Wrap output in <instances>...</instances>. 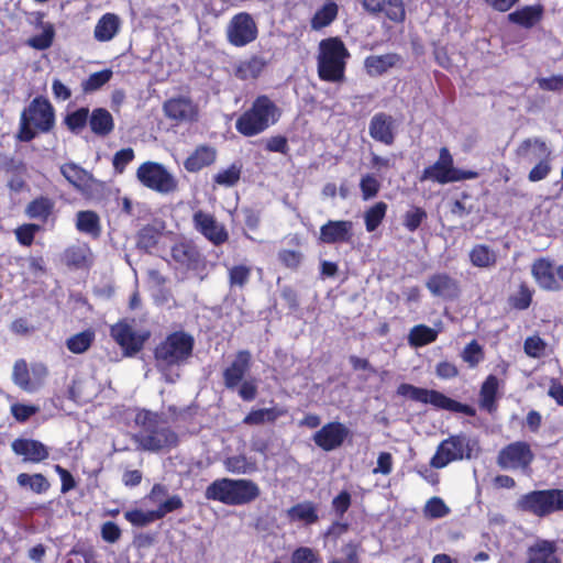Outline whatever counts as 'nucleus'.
Returning <instances> with one entry per match:
<instances>
[{"mask_svg":"<svg viewBox=\"0 0 563 563\" xmlns=\"http://www.w3.org/2000/svg\"><path fill=\"white\" fill-rule=\"evenodd\" d=\"M241 177V167L236 164H232L225 169L218 172L213 180L217 185L222 187H233L238 184Z\"/></svg>","mask_w":563,"mask_h":563,"instance_id":"obj_48","label":"nucleus"},{"mask_svg":"<svg viewBox=\"0 0 563 563\" xmlns=\"http://www.w3.org/2000/svg\"><path fill=\"white\" fill-rule=\"evenodd\" d=\"M544 350L545 343L539 336H529L525 341V352L531 357H540Z\"/></svg>","mask_w":563,"mask_h":563,"instance_id":"obj_62","label":"nucleus"},{"mask_svg":"<svg viewBox=\"0 0 563 563\" xmlns=\"http://www.w3.org/2000/svg\"><path fill=\"white\" fill-rule=\"evenodd\" d=\"M266 66L262 56L253 55L235 65V76L242 80L257 78Z\"/></svg>","mask_w":563,"mask_h":563,"instance_id":"obj_30","label":"nucleus"},{"mask_svg":"<svg viewBox=\"0 0 563 563\" xmlns=\"http://www.w3.org/2000/svg\"><path fill=\"white\" fill-rule=\"evenodd\" d=\"M400 62L399 55L395 53H388L384 55H371L364 60V67L366 73L372 76H380L395 67Z\"/></svg>","mask_w":563,"mask_h":563,"instance_id":"obj_27","label":"nucleus"},{"mask_svg":"<svg viewBox=\"0 0 563 563\" xmlns=\"http://www.w3.org/2000/svg\"><path fill=\"white\" fill-rule=\"evenodd\" d=\"M165 115L177 122H192L198 118L197 106L188 98L178 97L164 103Z\"/></svg>","mask_w":563,"mask_h":563,"instance_id":"obj_22","label":"nucleus"},{"mask_svg":"<svg viewBox=\"0 0 563 563\" xmlns=\"http://www.w3.org/2000/svg\"><path fill=\"white\" fill-rule=\"evenodd\" d=\"M291 563H320V559L312 549L300 547L294 551Z\"/></svg>","mask_w":563,"mask_h":563,"instance_id":"obj_59","label":"nucleus"},{"mask_svg":"<svg viewBox=\"0 0 563 563\" xmlns=\"http://www.w3.org/2000/svg\"><path fill=\"white\" fill-rule=\"evenodd\" d=\"M461 357L470 367H475L484 358L483 349L473 340L464 347Z\"/></svg>","mask_w":563,"mask_h":563,"instance_id":"obj_55","label":"nucleus"},{"mask_svg":"<svg viewBox=\"0 0 563 563\" xmlns=\"http://www.w3.org/2000/svg\"><path fill=\"white\" fill-rule=\"evenodd\" d=\"M125 519L133 526L136 527H145L150 525L151 522H154L157 520L154 510L151 511H143L140 509H134L126 511L124 514Z\"/></svg>","mask_w":563,"mask_h":563,"instance_id":"obj_54","label":"nucleus"},{"mask_svg":"<svg viewBox=\"0 0 563 563\" xmlns=\"http://www.w3.org/2000/svg\"><path fill=\"white\" fill-rule=\"evenodd\" d=\"M260 494L258 485L251 479L225 477L212 482L206 488L205 497L229 506H241L252 503Z\"/></svg>","mask_w":563,"mask_h":563,"instance_id":"obj_1","label":"nucleus"},{"mask_svg":"<svg viewBox=\"0 0 563 563\" xmlns=\"http://www.w3.org/2000/svg\"><path fill=\"white\" fill-rule=\"evenodd\" d=\"M134 158V151L131 147L122 148L114 154L112 164L118 173H123L126 165Z\"/></svg>","mask_w":563,"mask_h":563,"instance_id":"obj_61","label":"nucleus"},{"mask_svg":"<svg viewBox=\"0 0 563 563\" xmlns=\"http://www.w3.org/2000/svg\"><path fill=\"white\" fill-rule=\"evenodd\" d=\"M470 261L475 267L490 268L497 262V253L485 244H476L470 252Z\"/></svg>","mask_w":563,"mask_h":563,"instance_id":"obj_33","label":"nucleus"},{"mask_svg":"<svg viewBox=\"0 0 563 563\" xmlns=\"http://www.w3.org/2000/svg\"><path fill=\"white\" fill-rule=\"evenodd\" d=\"M353 238V222L350 220H329L321 225L319 240L325 244L347 243Z\"/></svg>","mask_w":563,"mask_h":563,"instance_id":"obj_21","label":"nucleus"},{"mask_svg":"<svg viewBox=\"0 0 563 563\" xmlns=\"http://www.w3.org/2000/svg\"><path fill=\"white\" fill-rule=\"evenodd\" d=\"M427 218V212L419 207H415L406 212L405 219H404V225L409 231H415L419 228L421 222Z\"/></svg>","mask_w":563,"mask_h":563,"instance_id":"obj_57","label":"nucleus"},{"mask_svg":"<svg viewBox=\"0 0 563 563\" xmlns=\"http://www.w3.org/2000/svg\"><path fill=\"white\" fill-rule=\"evenodd\" d=\"M192 221L195 229L214 245L223 244L229 238L224 225L210 213L198 210Z\"/></svg>","mask_w":563,"mask_h":563,"instance_id":"obj_15","label":"nucleus"},{"mask_svg":"<svg viewBox=\"0 0 563 563\" xmlns=\"http://www.w3.org/2000/svg\"><path fill=\"white\" fill-rule=\"evenodd\" d=\"M551 170L550 158H541L538 164L530 170L529 180L530 181H540L544 179Z\"/></svg>","mask_w":563,"mask_h":563,"instance_id":"obj_63","label":"nucleus"},{"mask_svg":"<svg viewBox=\"0 0 563 563\" xmlns=\"http://www.w3.org/2000/svg\"><path fill=\"white\" fill-rule=\"evenodd\" d=\"M498 389V379L494 375H489L483 383L481 388V406L487 411H493L495 406V397Z\"/></svg>","mask_w":563,"mask_h":563,"instance_id":"obj_42","label":"nucleus"},{"mask_svg":"<svg viewBox=\"0 0 563 563\" xmlns=\"http://www.w3.org/2000/svg\"><path fill=\"white\" fill-rule=\"evenodd\" d=\"M40 230L37 224H23L15 230L18 241L25 246H30L34 240L35 233Z\"/></svg>","mask_w":563,"mask_h":563,"instance_id":"obj_60","label":"nucleus"},{"mask_svg":"<svg viewBox=\"0 0 563 563\" xmlns=\"http://www.w3.org/2000/svg\"><path fill=\"white\" fill-rule=\"evenodd\" d=\"M216 161V151L209 146L198 147L186 161L185 168L188 172H198Z\"/></svg>","mask_w":563,"mask_h":563,"instance_id":"obj_32","label":"nucleus"},{"mask_svg":"<svg viewBox=\"0 0 563 563\" xmlns=\"http://www.w3.org/2000/svg\"><path fill=\"white\" fill-rule=\"evenodd\" d=\"M554 541L537 540L527 550L526 563H560Z\"/></svg>","mask_w":563,"mask_h":563,"instance_id":"obj_25","label":"nucleus"},{"mask_svg":"<svg viewBox=\"0 0 563 563\" xmlns=\"http://www.w3.org/2000/svg\"><path fill=\"white\" fill-rule=\"evenodd\" d=\"M135 422L141 427L135 438L143 450L159 451L177 443V435L157 413L143 410L136 415Z\"/></svg>","mask_w":563,"mask_h":563,"instance_id":"obj_2","label":"nucleus"},{"mask_svg":"<svg viewBox=\"0 0 563 563\" xmlns=\"http://www.w3.org/2000/svg\"><path fill=\"white\" fill-rule=\"evenodd\" d=\"M120 29V18L114 13H106L98 20L93 36L98 42H109L119 33Z\"/></svg>","mask_w":563,"mask_h":563,"instance_id":"obj_28","label":"nucleus"},{"mask_svg":"<svg viewBox=\"0 0 563 563\" xmlns=\"http://www.w3.org/2000/svg\"><path fill=\"white\" fill-rule=\"evenodd\" d=\"M478 174L472 170H461L454 167L453 157L446 147L439 151L438 161L423 169L420 180H432L439 184L456 183L465 179H475Z\"/></svg>","mask_w":563,"mask_h":563,"instance_id":"obj_7","label":"nucleus"},{"mask_svg":"<svg viewBox=\"0 0 563 563\" xmlns=\"http://www.w3.org/2000/svg\"><path fill=\"white\" fill-rule=\"evenodd\" d=\"M349 56L350 54L341 40L330 37L321 41L318 56L319 77L327 81L342 80Z\"/></svg>","mask_w":563,"mask_h":563,"instance_id":"obj_5","label":"nucleus"},{"mask_svg":"<svg viewBox=\"0 0 563 563\" xmlns=\"http://www.w3.org/2000/svg\"><path fill=\"white\" fill-rule=\"evenodd\" d=\"M437 336V330L424 324H418L410 330L408 341L412 346H423L434 342Z\"/></svg>","mask_w":563,"mask_h":563,"instance_id":"obj_37","label":"nucleus"},{"mask_svg":"<svg viewBox=\"0 0 563 563\" xmlns=\"http://www.w3.org/2000/svg\"><path fill=\"white\" fill-rule=\"evenodd\" d=\"M360 188L363 199L368 200L378 194L380 184L374 175L366 174L361 178Z\"/></svg>","mask_w":563,"mask_h":563,"instance_id":"obj_56","label":"nucleus"},{"mask_svg":"<svg viewBox=\"0 0 563 563\" xmlns=\"http://www.w3.org/2000/svg\"><path fill=\"white\" fill-rule=\"evenodd\" d=\"M55 125V112L51 102L43 97L34 98L20 117L18 139L30 142L37 133H47Z\"/></svg>","mask_w":563,"mask_h":563,"instance_id":"obj_4","label":"nucleus"},{"mask_svg":"<svg viewBox=\"0 0 563 563\" xmlns=\"http://www.w3.org/2000/svg\"><path fill=\"white\" fill-rule=\"evenodd\" d=\"M397 393L400 396L408 397L422 404H431L438 408L457 412H468L467 406L462 405L437 390L419 388L410 384H401L399 385Z\"/></svg>","mask_w":563,"mask_h":563,"instance_id":"obj_11","label":"nucleus"},{"mask_svg":"<svg viewBox=\"0 0 563 563\" xmlns=\"http://www.w3.org/2000/svg\"><path fill=\"white\" fill-rule=\"evenodd\" d=\"M252 365V355L249 351H239L232 363L223 371V384L228 389H236L245 380V375L250 372Z\"/></svg>","mask_w":563,"mask_h":563,"instance_id":"obj_18","label":"nucleus"},{"mask_svg":"<svg viewBox=\"0 0 563 563\" xmlns=\"http://www.w3.org/2000/svg\"><path fill=\"white\" fill-rule=\"evenodd\" d=\"M223 465L228 472L233 474H250L256 470V464L243 454L224 459Z\"/></svg>","mask_w":563,"mask_h":563,"instance_id":"obj_40","label":"nucleus"},{"mask_svg":"<svg viewBox=\"0 0 563 563\" xmlns=\"http://www.w3.org/2000/svg\"><path fill=\"white\" fill-rule=\"evenodd\" d=\"M33 378L31 377L27 365L24 361H16L13 366L12 379L15 385L27 393H33L42 385L43 377L46 375V369L43 366H36L32 369Z\"/></svg>","mask_w":563,"mask_h":563,"instance_id":"obj_20","label":"nucleus"},{"mask_svg":"<svg viewBox=\"0 0 563 563\" xmlns=\"http://www.w3.org/2000/svg\"><path fill=\"white\" fill-rule=\"evenodd\" d=\"M349 434V429L340 422L324 424L313 435L314 443L324 451H332L341 446Z\"/></svg>","mask_w":563,"mask_h":563,"instance_id":"obj_19","label":"nucleus"},{"mask_svg":"<svg viewBox=\"0 0 563 563\" xmlns=\"http://www.w3.org/2000/svg\"><path fill=\"white\" fill-rule=\"evenodd\" d=\"M426 287L435 297L453 298L459 292L457 283L445 273L430 276Z\"/></svg>","mask_w":563,"mask_h":563,"instance_id":"obj_26","label":"nucleus"},{"mask_svg":"<svg viewBox=\"0 0 563 563\" xmlns=\"http://www.w3.org/2000/svg\"><path fill=\"white\" fill-rule=\"evenodd\" d=\"M89 121L88 108H80L65 118L67 128L73 132H79L82 130Z\"/></svg>","mask_w":563,"mask_h":563,"instance_id":"obj_50","label":"nucleus"},{"mask_svg":"<svg viewBox=\"0 0 563 563\" xmlns=\"http://www.w3.org/2000/svg\"><path fill=\"white\" fill-rule=\"evenodd\" d=\"M111 336L131 356L137 353L142 347L148 333H137L125 322H118L111 327Z\"/></svg>","mask_w":563,"mask_h":563,"instance_id":"obj_16","label":"nucleus"},{"mask_svg":"<svg viewBox=\"0 0 563 563\" xmlns=\"http://www.w3.org/2000/svg\"><path fill=\"white\" fill-rule=\"evenodd\" d=\"M93 340L95 333L90 330H86L68 338L66 346L71 353L81 354L90 347Z\"/></svg>","mask_w":563,"mask_h":563,"instance_id":"obj_43","label":"nucleus"},{"mask_svg":"<svg viewBox=\"0 0 563 563\" xmlns=\"http://www.w3.org/2000/svg\"><path fill=\"white\" fill-rule=\"evenodd\" d=\"M53 208L54 202L51 199L46 197H40L27 205L25 212L31 219L46 220Z\"/></svg>","mask_w":563,"mask_h":563,"instance_id":"obj_39","label":"nucleus"},{"mask_svg":"<svg viewBox=\"0 0 563 563\" xmlns=\"http://www.w3.org/2000/svg\"><path fill=\"white\" fill-rule=\"evenodd\" d=\"M111 77L112 71L110 69L93 73L82 82V89L85 92L96 91L107 84Z\"/></svg>","mask_w":563,"mask_h":563,"instance_id":"obj_52","label":"nucleus"},{"mask_svg":"<svg viewBox=\"0 0 563 563\" xmlns=\"http://www.w3.org/2000/svg\"><path fill=\"white\" fill-rule=\"evenodd\" d=\"M287 514L291 520L303 521L307 525L313 523L318 520L316 507L309 501L292 506L288 509Z\"/></svg>","mask_w":563,"mask_h":563,"instance_id":"obj_38","label":"nucleus"},{"mask_svg":"<svg viewBox=\"0 0 563 563\" xmlns=\"http://www.w3.org/2000/svg\"><path fill=\"white\" fill-rule=\"evenodd\" d=\"M395 120L386 113L375 114L369 123V135L386 145H391L395 139Z\"/></svg>","mask_w":563,"mask_h":563,"instance_id":"obj_23","label":"nucleus"},{"mask_svg":"<svg viewBox=\"0 0 563 563\" xmlns=\"http://www.w3.org/2000/svg\"><path fill=\"white\" fill-rule=\"evenodd\" d=\"M387 205L383 201L376 202L364 214L365 227L368 232H373L380 224L386 216Z\"/></svg>","mask_w":563,"mask_h":563,"instance_id":"obj_47","label":"nucleus"},{"mask_svg":"<svg viewBox=\"0 0 563 563\" xmlns=\"http://www.w3.org/2000/svg\"><path fill=\"white\" fill-rule=\"evenodd\" d=\"M521 511L543 517L554 511L563 510V490L545 489L534 490L522 495L516 504Z\"/></svg>","mask_w":563,"mask_h":563,"instance_id":"obj_8","label":"nucleus"},{"mask_svg":"<svg viewBox=\"0 0 563 563\" xmlns=\"http://www.w3.org/2000/svg\"><path fill=\"white\" fill-rule=\"evenodd\" d=\"M157 508L154 509V514L158 519L164 518L167 514L178 510L184 507V503L178 495H173L162 500L156 505Z\"/></svg>","mask_w":563,"mask_h":563,"instance_id":"obj_53","label":"nucleus"},{"mask_svg":"<svg viewBox=\"0 0 563 563\" xmlns=\"http://www.w3.org/2000/svg\"><path fill=\"white\" fill-rule=\"evenodd\" d=\"M60 172L63 176L77 188L85 186L89 179L88 173L73 163L63 165Z\"/></svg>","mask_w":563,"mask_h":563,"instance_id":"obj_44","label":"nucleus"},{"mask_svg":"<svg viewBox=\"0 0 563 563\" xmlns=\"http://www.w3.org/2000/svg\"><path fill=\"white\" fill-rule=\"evenodd\" d=\"M63 261L75 268H85L91 263V251L86 243L70 245L64 251Z\"/></svg>","mask_w":563,"mask_h":563,"instance_id":"obj_29","label":"nucleus"},{"mask_svg":"<svg viewBox=\"0 0 563 563\" xmlns=\"http://www.w3.org/2000/svg\"><path fill=\"white\" fill-rule=\"evenodd\" d=\"M542 15V9L539 5H528L517 10L508 15L509 20L525 27L533 26Z\"/></svg>","mask_w":563,"mask_h":563,"instance_id":"obj_34","label":"nucleus"},{"mask_svg":"<svg viewBox=\"0 0 563 563\" xmlns=\"http://www.w3.org/2000/svg\"><path fill=\"white\" fill-rule=\"evenodd\" d=\"M172 256L176 262L188 268H195L199 262V253L197 250L186 243L176 244L172 249Z\"/></svg>","mask_w":563,"mask_h":563,"instance_id":"obj_35","label":"nucleus"},{"mask_svg":"<svg viewBox=\"0 0 563 563\" xmlns=\"http://www.w3.org/2000/svg\"><path fill=\"white\" fill-rule=\"evenodd\" d=\"M531 274L538 286L547 291L563 289V264L556 265L549 258H539L531 266Z\"/></svg>","mask_w":563,"mask_h":563,"instance_id":"obj_12","label":"nucleus"},{"mask_svg":"<svg viewBox=\"0 0 563 563\" xmlns=\"http://www.w3.org/2000/svg\"><path fill=\"white\" fill-rule=\"evenodd\" d=\"M282 114L277 104L267 96L257 97L251 108L235 122L236 130L245 136L257 135L274 125Z\"/></svg>","mask_w":563,"mask_h":563,"instance_id":"obj_3","label":"nucleus"},{"mask_svg":"<svg viewBox=\"0 0 563 563\" xmlns=\"http://www.w3.org/2000/svg\"><path fill=\"white\" fill-rule=\"evenodd\" d=\"M534 459L530 445L522 441L508 444L500 450L497 464L504 470H527Z\"/></svg>","mask_w":563,"mask_h":563,"instance_id":"obj_13","label":"nucleus"},{"mask_svg":"<svg viewBox=\"0 0 563 563\" xmlns=\"http://www.w3.org/2000/svg\"><path fill=\"white\" fill-rule=\"evenodd\" d=\"M89 125L95 134L106 136L114 129L112 114L107 109L96 108L89 114Z\"/></svg>","mask_w":563,"mask_h":563,"instance_id":"obj_31","label":"nucleus"},{"mask_svg":"<svg viewBox=\"0 0 563 563\" xmlns=\"http://www.w3.org/2000/svg\"><path fill=\"white\" fill-rule=\"evenodd\" d=\"M251 267L246 265H235L229 269V282L231 287L243 288L250 280Z\"/></svg>","mask_w":563,"mask_h":563,"instance_id":"obj_51","label":"nucleus"},{"mask_svg":"<svg viewBox=\"0 0 563 563\" xmlns=\"http://www.w3.org/2000/svg\"><path fill=\"white\" fill-rule=\"evenodd\" d=\"M194 338L185 332H175L166 338L155 350V358L161 371L179 366L191 355Z\"/></svg>","mask_w":563,"mask_h":563,"instance_id":"obj_6","label":"nucleus"},{"mask_svg":"<svg viewBox=\"0 0 563 563\" xmlns=\"http://www.w3.org/2000/svg\"><path fill=\"white\" fill-rule=\"evenodd\" d=\"M40 29L42 32L29 38L26 43L29 46L35 49L43 51L53 44L55 37V29L52 23L44 21H40Z\"/></svg>","mask_w":563,"mask_h":563,"instance_id":"obj_36","label":"nucleus"},{"mask_svg":"<svg viewBox=\"0 0 563 563\" xmlns=\"http://www.w3.org/2000/svg\"><path fill=\"white\" fill-rule=\"evenodd\" d=\"M475 442L464 434L452 435L443 440L430 461L433 468H443L451 462L471 459Z\"/></svg>","mask_w":563,"mask_h":563,"instance_id":"obj_9","label":"nucleus"},{"mask_svg":"<svg viewBox=\"0 0 563 563\" xmlns=\"http://www.w3.org/2000/svg\"><path fill=\"white\" fill-rule=\"evenodd\" d=\"M76 227L80 232L97 236L100 233L99 217L92 211H79Z\"/></svg>","mask_w":563,"mask_h":563,"instance_id":"obj_41","label":"nucleus"},{"mask_svg":"<svg viewBox=\"0 0 563 563\" xmlns=\"http://www.w3.org/2000/svg\"><path fill=\"white\" fill-rule=\"evenodd\" d=\"M551 148L541 137L522 140L514 151L517 163L530 164L541 158H551Z\"/></svg>","mask_w":563,"mask_h":563,"instance_id":"obj_17","label":"nucleus"},{"mask_svg":"<svg viewBox=\"0 0 563 563\" xmlns=\"http://www.w3.org/2000/svg\"><path fill=\"white\" fill-rule=\"evenodd\" d=\"M140 183L159 194H169L177 189L176 177L162 164L145 162L136 170Z\"/></svg>","mask_w":563,"mask_h":563,"instance_id":"obj_10","label":"nucleus"},{"mask_svg":"<svg viewBox=\"0 0 563 563\" xmlns=\"http://www.w3.org/2000/svg\"><path fill=\"white\" fill-rule=\"evenodd\" d=\"M338 14V5L333 2L324 4L320 10L316 12L311 20V26L313 30H320L329 25Z\"/></svg>","mask_w":563,"mask_h":563,"instance_id":"obj_45","label":"nucleus"},{"mask_svg":"<svg viewBox=\"0 0 563 563\" xmlns=\"http://www.w3.org/2000/svg\"><path fill=\"white\" fill-rule=\"evenodd\" d=\"M99 391L93 378L77 382L73 387V393L82 401L91 400Z\"/></svg>","mask_w":563,"mask_h":563,"instance_id":"obj_49","label":"nucleus"},{"mask_svg":"<svg viewBox=\"0 0 563 563\" xmlns=\"http://www.w3.org/2000/svg\"><path fill=\"white\" fill-rule=\"evenodd\" d=\"M227 36L232 45L245 46L256 38L257 26L249 13L241 12L231 19L227 29Z\"/></svg>","mask_w":563,"mask_h":563,"instance_id":"obj_14","label":"nucleus"},{"mask_svg":"<svg viewBox=\"0 0 563 563\" xmlns=\"http://www.w3.org/2000/svg\"><path fill=\"white\" fill-rule=\"evenodd\" d=\"M424 512L431 518H441L449 514V508L439 497H432L424 507Z\"/></svg>","mask_w":563,"mask_h":563,"instance_id":"obj_58","label":"nucleus"},{"mask_svg":"<svg viewBox=\"0 0 563 563\" xmlns=\"http://www.w3.org/2000/svg\"><path fill=\"white\" fill-rule=\"evenodd\" d=\"M239 396L246 401L255 399L257 394V383L255 378L245 379L238 386Z\"/></svg>","mask_w":563,"mask_h":563,"instance_id":"obj_64","label":"nucleus"},{"mask_svg":"<svg viewBox=\"0 0 563 563\" xmlns=\"http://www.w3.org/2000/svg\"><path fill=\"white\" fill-rule=\"evenodd\" d=\"M12 450L15 454L24 456L25 461L38 463L47 459L48 450L40 441L32 439H18L12 442Z\"/></svg>","mask_w":563,"mask_h":563,"instance_id":"obj_24","label":"nucleus"},{"mask_svg":"<svg viewBox=\"0 0 563 563\" xmlns=\"http://www.w3.org/2000/svg\"><path fill=\"white\" fill-rule=\"evenodd\" d=\"M16 482L22 487H29L36 494L46 492L49 487V483L42 474L29 475L22 473L18 476Z\"/></svg>","mask_w":563,"mask_h":563,"instance_id":"obj_46","label":"nucleus"}]
</instances>
